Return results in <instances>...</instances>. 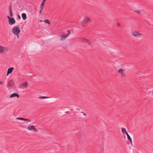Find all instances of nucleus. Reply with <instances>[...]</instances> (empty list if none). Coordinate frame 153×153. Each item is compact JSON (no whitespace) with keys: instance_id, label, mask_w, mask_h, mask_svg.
Segmentation results:
<instances>
[{"instance_id":"f257e3e1","label":"nucleus","mask_w":153,"mask_h":153,"mask_svg":"<svg viewBox=\"0 0 153 153\" xmlns=\"http://www.w3.org/2000/svg\"><path fill=\"white\" fill-rule=\"evenodd\" d=\"M12 32L14 35L17 36V38H19V34L20 32V30L19 27L16 26L14 27L12 29Z\"/></svg>"},{"instance_id":"f03ea898","label":"nucleus","mask_w":153,"mask_h":153,"mask_svg":"<svg viewBox=\"0 0 153 153\" xmlns=\"http://www.w3.org/2000/svg\"><path fill=\"white\" fill-rule=\"evenodd\" d=\"M91 20L90 17L88 16H85L83 19L82 23V26L84 25L89 23L91 21Z\"/></svg>"},{"instance_id":"7ed1b4c3","label":"nucleus","mask_w":153,"mask_h":153,"mask_svg":"<svg viewBox=\"0 0 153 153\" xmlns=\"http://www.w3.org/2000/svg\"><path fill=\"white\" fill-rule=\"evenodd\" d=\"M9 50V48L8 47L0 45V53L8 52Z\"/></svg>"},{"instance_id":"20e7f679","label":"nucleus","mask_w":153,"mask_h":153,"mask_svg":"<svg viewBox=\"0 0 153 153\" xmlns=\"http://www.w3.org/2000/svg\"><path fill=\"white\" fill-rule=\"evenodd\" d=\"M7 17L9 20V23L10 25H13L15 23V20L13 18L10 17L9 16H8Z\"/></svg>"},{"instance_id":"39448f33","label":"nucleus","mask_w":153,"mask_h":153,"mask_svg":"<svg viewBox=\"0 0 153 153\" xmlns=\"http://www.w3.org/2000/svg\"><path fill=\"white\" fill-rule=\"evenodd\" d=\"M27 129L30 130H34L35 131L37 132L38 131V129L36 128L35 126L33 125L27 127Z\"/></svg>"},{"instance_id":"423d86ee","label":"nucleus","mask_w":153,"mask_h":153,"mask_svg":"<svg viewBox=\"0 0 153 153\" xmlns=\"http://www.w3.org/2000/svg\"><path fill=\"white\" fill-rule=\"evenodd\" d=\"M71 33L69 30L68 31V33L65 35H63L60 36L61 40H63L66 39L68 36Z\"/></svg>"},{"instance_id":"0eeeda50","label":"nucleus","mask_w":153,"mask_h":153,"mask_svg":"<svg viewBox=\"0 0 153 153\" xmlns=\"http://www.w3.org/2000/svg\"><path fill=\"white\" fill-rule=\"evenodd\" d=\"M28 86V83L27 82H25L20 85L19 87L20 88L22 89L26 88Z\"/></svg>"},{"instance_id":"6e6552de","label":"nucleus","mask_w":153,"mask_h":153,"mask_svg":"<svg viewBox=\"0 0 153 153\" xmlns=\"http://www.w3.org/2000/svg\"><path fill=\"white\" fill-rule=\"evenodd\" d=\"M131 35L134 37H137L141 35V34L137 31L132 32L131 33Z\"/></svg>"},{"instance_id":"1a4fd4ad","label":"nucleus","mask_w":153,"mask_h":153,"mask_svg":"<svg viewBox=\"0 0 153 153\" xmlns=\"http://www.w3.org/2000/svg\"><path fill=\"white\" fill-rule=\"evenodd\" d=\"M124 71V70L121 68H119L118 70V73L121 75V76L123 77L125 76Z\"/></svg>"},{"instance_id":"9d476101","label":"nucleus","mask_w":153,"mask_h":153,"mask_svg":"<svg viewBox=\"0 0 153 153\" xmlns=\"http://www.w3.org/2000/svg\"><path fill=\"white\" fill-rule=\"evenodd\" d=\"M14 85V81L13 80H10L7 84V86L8 88L12 87Z\"/></svg>"},{"instance_id":"9b49d317","label":"nucleus","mask_w":153,"mask_h":153,"mask_svg":"<svg viewBox=\"0 0 153 153\" xmlns=\"http://www.w3.org/2000/svg\"><path fill=\"white\" fill-rule=\"evenodd\" d=\"M14 69V68L13 67H11L9 68L7 70V76H8L10 74L12 73Z\"/></svg>"},{"instance_id":"f8f14e48","label":"nucleus","mask_w":153,"mask_h":153,"mask_svg":"<svg viewBox=\"0 0 153 153\" xmlns=\"http://www.w3.org/2000/svg\"><path fill=\"white\" fill-rule=\"evenodd\" d=\"M16 97L17 98H19V95L17 93H14L12 94L10 96V98H11L14 97Z\"/></svg>"},{"instance_id":"ddd939ff","label":"nucleus","mask_w":153,"mask_h":153,"mask_svg":"<svg viewBox=\"0 0 153 153\" xmlns=\"http://www.w3.org/2000/svg\"><path fill=\"white\" fill-rule=\"evenodd\" d=\"M17 120H20L22 121H28L29 122H30V120L29 119H25L21 117H18L16 118Z\"/></svg>"},{"instance_id":"4468645a","label":"nucleus","mask_w":153,"mask_h":153,"mask_svg":"<svg viewBox=\"0 0 153 153\" xmlns=\"http://www.w3.org/2000/svg\"><path fill=\"white\" fill-rule=\"evenodd\" d=\"M22 19L24 20H25L27 19V16L26 14L25 13H23L22 14Z\"/></svg>"},{"instance_id":"2eb2a0df","label":"nucleus","mask_w":153,"mask_h":153,"mask_svg":"<svg viewBox=\"0 0 153 153\" xmlns=\"http://www.w3.org/2000/svg\"><path fill=\"white\" fill-rule=\"evenodd\" d=\"M83 41L84 42L88 44H90V41L87 39H84L83 40Z\"/></svg>"},{"instance_id":"dca6fc26","label":"nucleus","mask_w":153,"mask_h":153,"mask_svg":"<svg viewBox=\"0 0 153 153\" xmlns=\"http://www.w3.org/2000/svg\"><path fill=\"white\" fill-rule=\"evenodd\" d=\"M134 12L138 14H140L141 13V11L140 10H135Z\"/></svg>"},{"instance_id":"f3484780","label":"nucleus","mask_w":153,"mask_h":153,"mask_svg":"<svg viewBox=\"0 0 153 153\" xmlns=\"http://www.w3.org/2000/svg\"><path fill=\"white\" fill-rule=\"evenodd\" d=\"M48 98H49V97L45 96L40 97H39V98L40 99H45Z\"/></svg>"},{"instance_id":"a211bd4d","label":"nucleus","mask_w":153,"mask_h":153,"mask_svg":"<svg viewBox=\"0 0 153 153\" xmlns=\"http://www.w3.org/2000/svg\"><path fill=\"white\" fill-rule=\"evenodd\" d=\"M121 131H122V132H126V129L125 128H121Z\"/></svg>"},{"instance_id":"6ab92c4d","label":"nucleus","mask_w":153,"mask_h":153,"mask_svg":"<svg viewBox=\"0 0 153 153\" xmlns=\"http://www.w3.org/2000/svg\"><path fill=\"white\" fill-rule=\"evenodd\" d=\"M44 22L46 23H47L48 24H49L50 23V22H49V20L48 19H47V20H44Z\"/></svg>"},{"instance_id":"aec40b11","label":"nucleus","mask_w":153,"mask_h":153,"mask_svg":"<svg viewBox=\"0 0 153 153\" xmlns=\"http://www.w3.org/2000/svg\"><path fill=\"white\" fill-rule=\"evenodd\" d=\"M4 84V82L2 81H0V85Z\"/></svg>"},{"instance_id":"412c9836","label":"nucleus","mask_w":153,"mask_h":153,"mask_svg":"<svg viewBox=\"0 0 153 153\" xmlns=\"http://www.w3.org/2000/svg\"><path fill=\"white\" fill-rule=\"evenodd\" d=\"M10 15L11 16H13V13L11 9L10 10Z\"/></svg>"},{"instance_id":"4be33fe9","label":"nucleus","mask_w":153,"mask_h":153,"mask_svg":"<svg viewBox=\"0 0 153 153\" xmlns=\"http://www.w3.org/2000/svg\"><path fill=\"white\" fill-rule=\"evenodd\" d=\"M127 138H128V139L129 140H131V137H130V136L128 135V136H127Z\"/></svg>"},{"instance_id":"5701e85b","label":"nucleus","mask_w":153,"mask_h":153,"mask_svg":"<svg viewBox=\"0 0 153 153\" xmlns=\"http://www.w3.org/2000/svg\"><path fill=\"white\" fill-rule=\"evenodd\" d=\"M44 3H43V2H42L41 4V6H44Z\"/></svg>"},{"instance_id":"b1692460","label":"nucleus","mask_w":153,"mask_h":153,"mask_svg":"<svg viewBox=\"0 0 153 153\" xmlns=\"http://www.w3.org/2000/svg\"><path fill=\"white\" fill-rule=\"evenodd\" d=\"M43 9H40V12H39V14H41L42 11V10Z\"/></svg>"},{"instance_id":"393cba45","label":"nucleus","mask_w":153,"mask_h":153,"mask_svg":"<svg viewBox=\"0 0 153 153\" xmlns=\"http://www.w3.org/2000/svg\"><path fill=\"white\" fill-rule=\"evenodd\" d=\"M44 6H41L40 9H43Z\"/></svg>"},{"instance_id":"a878e982","label":"nucleus","mask_w":153,"mask_h":153,"mask_svg":"<svg viewBox=\"0 0 153 153\" xmlns=\"http://www.w3.org/2000/svg\"><path fill=\"white\" fill-rule=\"evenodd\" d=\"M117 26H120V25L119 23H117Z\"/></svg>"},{"instance_id":"bb28decb","label":"nucleus","mask_w":153,"mask_h":153,"mask_svg":"<svg viewBox=\"0 0 153 153\" xmlns=\"http://www.w3.org/2000/svg\"><path fill=\"white\" fill-rule=\"evenodd\" d=\"M46 0H43L42 2H43V3H45V2L46 1Z\"/></svg>"},{"instance_id":"cd10ccee","label":"nucleus","mask_w":153,"mask_h":153,"mask_svg":"<svg viewBox=\"0 0 153 153\" xmlns=\"http://www.w3.org/2000/svg\"><path fill=\"white\" fill-rule=\"evenodd\" d=\"M129 141H130V142L131 143V144L132 143V140H131H131H129Z\"/></svg>"},{"instance_id":"c85d7f7f","label":"nucleus","mask_w":153,"mask_h":153,"mask_svg":"<svg viewBox=\"0 0 153 153\" xmlns=\"http://www.w3.org/2000/svg\"><path fill=\"white\" fill-rule=\"evenodd\" d=\"M126 135H127V136H128V135H129L128 134V133L127 132V131H126Z\"/></svg>"},{"instance_id":"c756f323","label":"nucleus","mask_w":153,"mask_h":153,"mask_svg":"<svg viewBox=\"0 0 153 153\" xmlns=\"http://www.w3.org/2000/svg\"><path fill=\"white\" fill-rule=\"evenodd\" d=\"M40 22H43V21H42V20H40Z\"/></svg>"},{"instance_id":"7c9ffc66","label":"nucleus","mask_w":153,"mask_h":153,"mask_svg":"<svg viewBox=\"0 0 153 153\" xmlns=\"http://www.w3.org/2000/svg\"><path fill=\"white\" fill-rule=\"evenodd\" d=\"M19 18H20V16H19Z\"/></svg>"}]
</instances>
